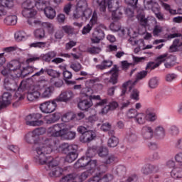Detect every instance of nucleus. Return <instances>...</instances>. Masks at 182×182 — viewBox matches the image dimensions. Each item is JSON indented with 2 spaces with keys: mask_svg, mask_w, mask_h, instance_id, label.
I'll list each match as a JSON object with an SVG mask.
<instances>
[{
  "mask_svg": "<svg viewBox=\"0 0 182 182\" xmlns=\"http://www.w3.org/2000/svg\"><path fill=\"white\" fill-rule=\"evenodd\" d=\"M107 5L109 12H112V19H114V22L111 23L109 25V29L112 31V32H119V31L122 29V25L118 21L122 18L123 13L120 11V8L114 10V7H113V0H108Z\"/></svg>",
  "mask_w": 182,
  "mask_h": 182,
  "instance_id": "obj_4",
  "label": "nucleus"
},
{
  "mask_svg": "<svg viewBox=\"0 0 182 182\" xmlns=\"http://www.w3.org/2000/svg\"><path fill=\"white\" fill-rule=\"evenodd\" d=\"M181 46V40L180 38H176L173 40L172 45L169 47L168 52L173 53V52H178V48Z\"/></svg>",
  "mask_w": 182,
  "mask_h": 182,
  "instance_id": "obj_26",
  "label": "nucleus"
},
{
  "mask_svg": "<svg viewBox=\"0 0 182 182\" xmlns=\"http://www.w3.org/2000/svg\"><path fill=\"white\" fill-rule=\"evenodd\" d=\"M23 8L27 9H35L36 6V0H27L23 3Z\"/></svg>",
  "mask_w": 182,
  "mask_h": 182,
  "instance_id": "obj_40",
  "label": "nucleus"
},
{
  "mask_svg": "<svg viewBox=\"0 0 182 182\" xmlns=\"http://www.w3.org/2000/svg\"><path fill=\"white\" fill-rule=\"evenodd\" d=\"M60 150L63 154H69L72 151H77V145H70L68 143H64L60 145Z\"/></svg>",
  "mask_w": 182,
  "mask_h": 182,
  "instance_id": "obj_14",
  "label": "nucleus"
},
{
  "mask_svg": "<svg viewBox=\"0 0 182 182\" xmlns=\"http://www.w3.org/2000/svg\"><path fill=\"white\" fill-rule=\"evenodd\" d=\"M176 60L177 58L176 55H169L168 53H165L156 58V66H160L161 63H164V62L165 68H166V69H170V68H173V66L176 65Z\"/></svg>",
  "mask_w": 182,
  "mask_h": 182,
  "instance_id": "obj_5",
  "label": "nucleus"
},
{
  "mask_svg": "<svg viewBox=\"0 0 182 182\" xmlns=\"http://www.w3.org/2000/svg\"><path fill=\"white\" fill-rule=\"evenodd\" d=\"M154 134V136H160L164 137V136H166V130L163 127L159 126L156 128H155Z\"/></svg>",
  "mask_w": 182,
  "mask_h": 182,
  "instance_id": "obj_46",
  "label": "nucleus"
},
{
  "mask_svg": "<svg viewBox=\"0 0 182 182\" xmlns=\"http://www.w3.org/2000/svg\"><path fill=\"white\" fill-rule=\"evenodd\" d=\"M97 153L99 157L105 159V157H107V156H109V149H107V147L105 146H100L97 149Z\"/></svg>",
  "mask_w": 182,
  "mask_h": 182,
  "instance_id": "obj_35",
  "label": "nucleus"
},
{
  "mask_svg": "<svg viewBox=\"0 0 182 182\" xmlns=\"http://www.w3.org/2000/svg\"><path fill=\"white\" fill-rule=\"evenodd\" d=\"M168 133L171 136H178L180 129L176 126L173 125L169 128Z\"/></svg>",
  "mask_w": 182,
  "mask_h": 182,
  "instance_id": "obj_54",
  "label": "nucleus"
},
{
  "mask_svg": "<svg viewBox=\"0 0 182 182\" xmlns=\"http://www.w3.org/2000/svg\"><path fill=\"white\" fill-rule=\"evenodd\" d=\"M0 4L4 5V8L8 9H12L14 8V0H0Z\"/></svg>",
  "mask_w": 182,
  "mask_h": 182,
  "instance_id": "obj_49",
  "label": "nucleus"
},
{
  "mask_svg": "<svg viewBox=\"0 0 182 182\" xmlns=\"http://www.w3.org/2000/svg\"><path fill=\"white\" fill-rule=\"evenodd\" d=\"M41 96V92L38 90H29L27 93V99L29 102H33V100H36Z\"/></svg>",
  "mask_w": 182,
  "mask_h": 182,
  "instance_id": "obj_29",
  "label": "nucleus"
},
{
  "mask_svg": "<svg viewBox=\"0 0 182 182\" xmlns=\"http://www.w3.org/2000/svg\"><path fill=\"white\" fill-rule=\"evenodd\" d=\"M141 171L144 176H149V174H152V173H157L159 171V166L147 164L141 168Z\"/></svg>",
  "mask_w": 182,
  "mask_h": 182,
  "instance_id": "obj_13",
  "label": "nucleus"
},
{
  "mask_svg": "<svg viewBox=\"0 0 182 182\" xmlns=\"http://www.w3.org/2000/svg\"><path fill=\"white\" fill-rule=\"evenodd\" d=\"M14 38L17 42H21L25 39V33L23 31H18L14 34Z\"/></svg>",
  "mask_w": 182,
  "mask_h": 182,
  "instance_id": "obj_60",
  "label": "nucleus"
},
{
  "mask_svg": "<svg viewBox=\"0 0 182 182\" xmlns=\"http://www.w3.org/2000/svg\"><path fill=\"white\" fill-rule=\"evenodd\" d=\"M92 9L87 8L84 10H82V21L85 22V21H87V19H90L92 16Z\"/></svg>",
  "mask_w": 182,
  "mask_h": 182,
  "instance_id": "obj_50",
  "label": "nucleus"
},
{
  "mask_svg": "<svg viewBox=\"0 0 182 182\" xmlns=\"http://www.w3.org/2000/svg\"><path fill=\"white\" fill-rule=\"evenodd\" d=\"M148 85L150 89H156L159 86V78L156 77L151 78Z\"/></svg>",
  "mask_w": 182,
  "mask_h": 182,
  "instance_id": "obj_51",
  "label": "nucleus"
},
{
  "mask_svg": "<svg viewBox=\"0 0 182 182\" xmlns=\"http://www.w3.org/2000/svg\"><path fill=\"white\" fill-rule=\"evenodd\" d=\"M60 119V114L55 112L50 117L46 119L47 124H52L53 123H56V122H59Z\"/></svg>",
  "mask_w": 182,
  "mask_h": 182,
  "instance_id": "obj_37",
  "label": "nucleus"
},
{
  "mask_svg": "<svg viewBox=\"0 0 182 182\" xmlns=\"http://www.w3.org/2000/svg\"><path fill=\"white\" fill-rule=\"evenodd\" d=\"M117 156L114 154H111L104 160V163L107 166H110L112 164H114V163H117Z\"/></svg>",
  "mask_w": 182,
  "mask_h": 182,
  "instance_id": "obj_41",
  "label": "nucleus"
},
{
  "mask_svg": "<svg viewBox=\"0 0 182 182\" xmlns=\"http://www.w3.org/2000/svg\"><path fill=\"white\" fill-rule=\"evenodd\" d=\"M107 27L105 24H99L96 28L95 32L92 33L91 41L92 43H99L102 39H105V31H107Z\"/></svg>",
  "mask_w": 182,
  "mask_h": 182,
  "instance_id": "obj_8",
  "label": "nucleus"
},
{
  "mask_svg": "<svg viewBox=\"0 0 182 182\" xmlns=\"http://www.w3.org/2000/svg\"><path fill=\"white\" fill-rule=\"evenodd\" d=\"M14 83H15L14 79L6 77L4 79V87L6 90H15V88L14 87Z\"/></svg>",
  "mask_w": 182,
  "mask_h": 182,
  "instance_id": "obj_31",
  "label": "nucleus"
},
{
  "mask_svg": "<svg viewBox=\"0 0 182 182\" xmlns=\"http://www.w3.org/2000/svg\"><path fill=\"white\" fill-rule=\"evenodd\" d=\"M17 22L18 17L16 16V15H9L6 16L4 19V25H6L7 26H12L16 25Z\"/></svg>",
  "mask_w": 182,
  "mask_h": 182,
  "instance_id": "obj_21",
  "label": "nucleus"
},
{
  "mask_svg": "<svg viewBox=\"0 0 182 182\" xmlns=\"http://www.w3.org/2000/svg\"><path fill=\"white\" fill-rule=\"evenodd\" d=\"M147 73H148V72L146 70H143V71L138 73L136 75V80H135V81L132 82V84L134 85L136 84V82L139 80H141L142 79H144V77H146V76H147Z\"/></svg>",
  "mask_w": 182,
  "mask_h": 182,
  "instance_id": "obj_45",
  "label": "nucleus"
},
{
  "mask_svg": "<svg viewBox=\"0 0 182 182\" xmlns=\"http://www.w3.org/2000/svg\"><path fill=\"white\" fill-rule=\"evenodd\" d=\"M63 124H56L48 129V134L50 137H63V136H68V137H76V132L73 131H69L68 128H63Z\"/></svg>",
  "mask_w": 182,
  "mask_h": 182,
  "instance_id": "obj_3",
  "label": "nucleus"
},
{
  "mask_svg": "<svg viewBox=\"0 0 182 182\" xmlns=\"http://www.w3.org/2000/svg\"><path fill=\"white\" fill-rule=\"evenodd\" d=\"M7 68L10 69L11 72H18V74H16V76L25 77V76H28L29 73H28V69L23 68L21 70V63L18 60H12L7 64Z\"/></svg>",
  "mask_w": 182,
  "mask_h": 182,
  "instance_id": "obj_6",
  "label": "nucleus"
},
{
  "mask_svg": "<svg viewBox=\"0 0 182 182\" xmlns=\"http://www.w3.org/2000/svg\"><path fill=\"white\" fill-rule=\"evenodd\" d=\"M43 11L46 18L48 19H55V16H56V11L55 9L48 6Z\"/></svg>",
  "mask_w": 182,
  "mask_h": 182,
  "instance_id": "obj_27",
  "label": "nucleus"
},
{
  "mask_svg": "<svg viewBox=\"0 0 182 182\" xmlns=\"http://www.w3.org/2000/svg\"><path fill=\"white\" fill-rule=\"evenodd\" d=\"M96 171V169L94 168H89L88 170L81 173L78 175V178L80 182L85 181L86 178L90 177V176H93Z\"/></svg>",
  "mask_w": 182,
  "mask_h": 182,
  "instance_id": "obj_23",
  "label": "nucleus"
},
{
  "mask_svg": "<svg viewBox=\"0 0 182 182\" xmlns=\"http://www.w3.org/2000/svg\"><path fill=\"white\" fill-rule=\"evenodd\" d=\"M94 2L95 4H97V5L100 6V11L102 12V14H105L106 12L107 8L109 9V6H107L108 1L106 3V0H94ZM114 4V0H113L112 4Z\"/></svg>",
  "mask_w": 182,
  "mask_h": 182,
  "instance_id": "obj_28",
  "label": "nucleus"
},
{
  "mask_svg": "<svg viewBox=\"0 0 182 182\" xmlns=\"http://www.w3.org/2000/svg\"><path fill=\"white\" fill-rule=\"evenodd\" d=\"M119 144V138L110 137L107 141L108 147H116Z\"/></svg>",
  "mask_w": 182,
  "mask_h": 182,
  "instance_id": "obj_48",
  "label": "nucleus"
},
{
  "mask_svg": "<svg viewBox=\"0 0 182 182\" xmlns=\"http://www.w3.org/2000/svg\"><path fill=\"white\" fill-rule=\"evenodd\" d=\"M41 119H42L41 113L30 114L26 117V124L27 126H42L43 121Z\"/></svg>",
  "mask_w": 182,
  "mask_h": 182,
  "instance_id": "obj_10",
  "label": "nucleus"
},
{
  "mask_svg": "<svg viewBox=\"0 0 182 182\" xmlns=\"http://www.w3.org/2000/svg\"><path fill=\"white\" fill-rule=\"evenodd\" d=\"M45 133H46V129L43 127H39V128H36V129L31 132H29L26 134V137H36V136H42L45 134Z\"/></svg>",
  "mask_w": 182,
  "mask_h": 182,
  "instance_id": "obj_19",
  "label": "nucleus"
},
{
  "mask_svg": "<svg viewBox=\"0 0 182 182\" xmlns=\"http://www.w3.org/2000/svg\"><path fill=\"white\" fill-rule=\"evenodd\" d=\"M38 11L35 9H24L22 10V15L24 18H28V20L27 21L28 23H29V21L31 19H36L34 18L36 16Z\"/></svg>",
  "mask_w": 182,
  "mask_h": 182,
  "instance_id": "obj_15",
  "label": "nucleus"
},
{
  "mask_svg": "<svg viewBox=\"0 0 182 182\" xmlns=\"http://www.w3.org/2000/svg\"><path fill=\"white\" fill-rule=\"evenodd\" d=\"M108 169L109 166L104 162V164L98 166L97 168L96 167L95 168V172L94 173L93 177H95V176H98L100 177V174H102V173H106Z\"/></svg>",
  "mask_w": 182,
  "mask_h": 182,
  "instance_id": "obj_25",
  "label": "nucleus"
},
{
  "mask_svg": "<svg viewBox=\"0 0 182 182\" xmlns=\"http://www.w3.org/2000/svg\"><path fill=\"white\" fill-rule=\"evenodd\" d=\"M53 149L51 147L48 148H42L39 147L36 149L37 155L35 157L36 163L38 164H47L48 169L51 170V172L49 173V176L50 177H60L63 173V169L62 168L58 166L59 162L58 161L53 159L52 156H46V154H50Z\"/></svg>",
  "mask_w": 182,
  "mask_h": 182,
  "instance_id": "obj_1",
  "label": "nucleus"
},
{
  "mask_svg": "<svg viewBox=\"0 0 182 182\" xmlns=\"http://www.w3.org/2000/svg\"><path fill=\"white\" fill-rule=\"evenodd\" d=\"M70 69H73L74 72H80L82 70V64L80 63H73L70 65Z\"/></svg>",
  "mask_w": 182,
  "mask_h": 182,
  "instance_id": "obj_59",
  "label": "nucleus"
},
{
  "mask_svg": "<svg viewBox=\"0 0 182 182\" xmlns=\"http://www.w3.org/2000/svg\"><path fill=\"white\" fill-rule=\"evenodd\" d=\"M80 110H87L92 107V100H81L77 104Z\"/></svg>",
  "mask_w": 182,
  "mask_h": 182,
  "instance_id": "obj_22",
  "label": "nucleus"
},
{
  "mask_svg": "<svg viewBox=\"0 0 182 182\" xmlns=\"http://www.w3.org/2000/svg\"><path fill=\"white\" fill-rule=\"evenodd\" d=\"M137 114L138 113L136 109H130L127 113L128 119H134V117H136Z\"/></svg>",
  "mask_w": 182,
  "mask_h": 182,
  "instance_id": "obj_64",
  "label": "nucleus"
},
{
  "mask_svg": "<svg viewBox=\"0 0 182 182\" xmlns=\"http://www.w3.org/2000/svg\"><path fill=\"white\" fill-rule=\"evenodd\" d=\"M136 18L139 21V23L141 26H144V28L146 27L149 20L146 18V16H144V14H138L136 16Z\"/></svg>",
  "mask_w": 182,
  "mask_h": 182,
  "instance_id": "obj_43",
  "label": "nucleus"
},
{
  "mask_svg": "<svg viewBox=\"0 0 182 182\" xmlns=\"http://www.w3.org/2000/svg\"><path fill=\"white\" fill-rule=\"evenodd\" d=\"M49 5V1L47 0L36 1V7L38 11H44Z\"/></svg>",
  "mask_w": 182,
  "mask_h": 182,
  "instance_id": "obj_30",
  "label": "nucleus"
},
{
  "mask_svg": "<svg viewBox=\"0 0 182 182\" xmlns=\"http://www.w3.org/2000/svg\"><path fill=\"white\" fill-rule=\"evenodd\" d=\"M145 140L146 141L148 147L151 150H157V149H159V146H157V143L153 141V139L151 137L145 138Z\"/></svg>",
  "mask_w": 182,
  "mask_h": 182,
  "instance_id": "obj_42",
  "label": "nucleus"
},
{
  "mask_svg": "<svg viewBox=\"0 0 182 182\" xmlns=\"http://www.w3.org/2000/svg\"><path fill=\"white\" fill-rule=\"evenodd\" d=\"M78 133L80 134H85L86 136H90V137H96V132L93 130L87 131V129L83 126H80L77 129Z\"/></svg>",
  "mask_w": 182,
  "mask_h": 182,
  "instance_id": "obj_24",
  "label": "nucleus"
},
{
  "mask_svg": "<svg viewBox=\"0 0 182 182\" xmlns=\"http://www.w3.org/2000/svg\"><path fill=\"white\" fill-rule=\"evenodd\" d=\"M90 25L91 26H95V25H97V12L94 11L92 13V16L90 21Z\"/></svg>",
  "mask_w": 182,
  "mask_h": 182,
  "instance_id": "obj_62",
  "label": "nucleus"
},
{
  "mask_svg": "<svg viewBox=\"0 0 182 182\" xmlns=\"http://www.w3.org/2000/svg\"><path fill=\"white\" fill-rule=\"evenodd\" d=\"M119 72H120L119 67H117V65H114L109 72L111 73V76L108 80V83H111L112 85H117L119 82Z\"/></svg>",
  "mask_w": 182,
  "mask_h": 182,
  "instance_id": "obj_12",
  "label": "nucleus"
},
{
  "mask_svg": "<svg viewBox=\"0 0 182 182\" xmlns=\"http://www.w3.org/2000/svg\"><path fill=\"white\" fill-rule=\"evenodd\" d=\"M77 159V151H73L72 152H70L69 154H67L65 156V161L67 163H73L75 160Z\"/></svg>",
  "mask_w": 182,
  "mask_h": 182,
  "instance_id": "obj_34",
  "label": "nucleus"
},
{
  "mask_svg": "<svg viewBox=\"0 0 182 182\" xmlns=\"http://www.w3.org/2000/svg\"><path fill=\"white\" fill-rule=\"evenodd\" d=\"M76 8L85 11L87 8V2L85 0H80L76 6Z\"/></svg>",
  "mask_w": 182,
  "mask_h": 182,
  "instance_id": "obj_55",
  "label": "nucleus"
},
{
  "mask_svg": "<svg viewBox=\"0 0 182 182\" xmlns=\"http://www.w3.org/2000/svg\"><path fill=\"white\" fill-rule=\"evenodd\" d=\"M76 178V175L73 173H70L64 177L62 178L61 181L62 182H69V181H73Z\"/></svg>",
  "mask_w": 182,
  "mask_h": 182,
  "instance_id": "obj_63",
  "label": "nucleus"
},
{
  "mask_svg": "<svg viewBox=\"0 0 182 182\" xmlns=\"http://www.w3.org/2000/svg\"><path fill=\"white\" fill-rule=\"evenodd\" d=\"M114 176L113 174L107 173L102 178H100L99 176H95L92 178V181L95 182H109L113 180Z\"/></svg>",
  "mask_w": 182,
  "mask_h": 182,
  "instance_id": "obj_20",
  "label": "nucleus"
},
{
  "mask_svg": "<svg viewBox=\"0 0 182 182\" xmlns=\"http://www.w3.org/2000/svg\"><path fill=\"white\" fill-rule=\"evenodd\" d=\"M113 65V61L110 60H104L100 65L96 66L97 69L100 70H105L107 68H111Z\"/></svg>",
  "mask_w": 182,
  "mask_h": 182,
  "instance_id": "obj_33",
  "label": "nucleus"
},
{
  "mask_svg": "<svg viewBox=\"0 0 182 182\" xmlns=\"http://www.w3.org/2000/svg\"><path fill=\"white\" fill-rule=\"evenodd\" d=\"M97 166V160H92L87 158V156H82L78 159L75 164V168H82L83 167H87V168H95Z\"/></svg>",
  "mask_w": 182,
  "mask_h": 182,
  "instance_id": "obj_7",
  "label": "nucleus"
},
{
  "mask_svg": "<svg viewBox=\"0 0 182 182\" xmlns=\"http://www.w3.org/2000/svg\"><path fill=\"white\" fill-rule=\"evenodd\" d=\"M127 173V168L124 165H118L116 168H113L112 174L118 176V177H124Z\"/></svg>",
  "mask_w": 182,
  "mask_h": 182,
  "instance_id": "obj_17",
  "label": "nucleus"
},
{
  "mask_svg": "<svg viewBox=\"0 0 182 182\" xmlns=\"http://www.w3.org/2000/svg\"><path fill=\"white\" fill-rule=\"evenodd\" d=\"M55 56H56V53L55 51H50L45 54L43 56V60H45V62H50V60H52L53 58H55Z\"/></svg>",
  "mask_w": 182,
  "mask_h": 182,
  "instance_id": "obj_52",
  "label": "nucleus"
},
{
  "mask_svg": "<svg viewBox=\"0 0 182 182\" xmlns=\"http://www.w3.org/2000/svg\"><path fill=\"white\" fill-rule=\"evenodd\" d=\"M56 102H58V100L55 99L40 104V110H41L43 113H53V112L56 110V107H58Z\"/></svg>",
  "mask_w": 182,
  "mask_h": 182,
  "instance_id": "obj_11",
  "label": "nucleus"
},
{
  "mask_svg": "<svg viewBox=\"0 0 182 182\" xmlns=\"http://www.w3.org/2000/svg\"><path fill=\"white\" fill-rule=\"evenodd\" d=\"M61 120H62V122H64L65 123H68V122H70L71 120L75 121L73 113L68 112L66 114H64L61 118Z\"/></svg>",
  "mask_w": 182,
  "mask_h": 182,
  "instance_id": "obj_47",
  "label": "nucleus"
},
{
  "mask_svg": "<svg viewBox=\"0 0 182 182\" xmlns=\"http://www.w3.org/2000/svg\"><path fill=\"white\" fill-rule=\"evenodd\" d=\"M136 119L139 124H144L146 123V114L144 113L137 114Z\"/></svg>",
  "mask_w": 182,
  "mask_h": 182,
  "instance_id": "obj_53",
  "label": "nucleus"
},
{
  "mask_svg": "<svg viewBox=\"0 0 182 182\" xmlns=\"http://www.w3.org/2000/svg\"><path fill=\"white\" fill-rule=\"evenodd\" d=\"M25 141L28 143V144H35L39 146L36 147V151L39 147H42L43 149H48L50 147L53 149L56 144H58V140L56 137H26Z\"/></svg>",
  "mask_w": 182,
  "mask_h": 182,
  "instance_id": "obj_2",
  "label": "nucleus"
},
{
  "mask_svg": "<svg viewBox=\"0 0 182 182\" xmlns=\"http://www.w3.org/2000/svg\"><path fill=\"white\" fill-rule=\"evenodd\" d=\"M171 176L173 178H182V168L180 167H175L171 172Z\"/></svg>",
  "mask_w": 182,
  "mask_h": 182,
  "instance_id": "obj_36",
  "label": "nucleus"
},
{
  "mask_svg": "<svg viewBox=\"0 0 182 182\" xmlns=\"http://www.w3.org/2000/svg\"><path fill=\"white\" fill-rule=\"evenodd\" d=\"M122 70H127L130 67L133 68L134 64L132 63H129L127 60H124L121 62Z\"/></svg>",
  "mask_w": 182,
  "mask_h": 182,
  "instance_id": "obj_61",
  "label": "nucleus"
},
{
  "mask_svg": "<svg viewBox=\"0 0 182 182\" xmlns=\"http://www.w3.org/2000/svg\"><path fill=\"white\" fill-rule=\"evenodd\" d=\"M133 86H134V85L133 84V81H132V80H129V81H127L126 82H124L122 85V90L121 95L124 96V95H126V92H127V87H129V92H130L132 90V89H133Z\"/></svg>",
  "mask_w": 182,
  "mask_h": 182,
  "instance_id": "obj_32",
  "label": "nucleus"
},
{
  "mask_svg": "<svg viewBox=\"0 0 182 182\" xmlns=\"http://www.w3.org/2000/svg\"><path fill=\"white\" fill-rule=\"evenodd\" d=\"M28 25L31 26H42L43 29L47 31L48 33H53L55 32V26L52 23L41 21L39 19L28 20Z\"/></svg>",
  "mask_w": 182,
  "mask_h": 182,
  "instance_id": "obj_9",
  "label": "nucleus"
},
{
  "mask_svg": "<svg viewBox=\"0 0 182 182\" xmlns=\"http://www.w3.org/2000/svg\"><path fill=\"white\" fill-rule=\"evenodd\" d=\"M87 51L91 55H97V53H100V52L102 51V48H100V47L92 46V47L88 48Z\"/></svg>",
  "mask_w": 182,
  "mask_h": 182,
  "instance_id": "obj_58",
  "label": "nucleus"
},
{
  "mask_svg": "<svg viewBox=\"0 0 182 182\" xmlns=\"http://www.w3.org/2000/svg\"><path fill=\"white\" fill-rule=\"evenodd\" d=\"M34 36L36 39H38V41H42V39H45V30L43 28H38L35 30Z\"/></svg>",
  "mask_w": 182,
  "mask_h": 182,
  "instance_id": "obj_38",
  "label": "nucleus"
},
{
  "mask_svg": "<svg viewBox=\"0 0 182 182\" xmlns=\"http://www.w3.org/2000/svg\"><path fill=\"white\" fill-rule=\"evenodd\" d=\"M53 92H55V87L53 86L46 87L42 92V97H49L52 96Z\"/></svg>",
  "mask_w": 182,
  "mask_h": 182,
  "instance_id": "obj_39",
  "label": "nucleus"
},
{
  "mask_svg": "<svg viewBox=\"0 0 182 182\" xmlns=\"http://www.w3.org/2000/svg\"><path fill=\"white\" fill-rule=\"evenodd\" d=\"M73 92L65 91L60 95L59 98H56L57 102H69L70 99L73 98Z\"/></svg>",
  "mask_w": 182,
  "mask_h": 182,
  "instance_id": "obj_18",
  "label": "nucleus"
},
{
  "mask_svg": "<svg viewBox=\"0 0 182 182\" xmlns=\"http://www.w3.org/2000/svg\"><path fill=\"white\" fill-rule=\"evenodd\" d=\"M11 100H12L11 93L4 92L2 95L1 101H0V110H2L4 107H6L9 105H11Z\"/></svg>",
  "mask_w": 182,
  "mask_h": 182,
  "instance_id": "obj_16",
  "label": "nucleus"
},
{
  "mask_svg": "<svg viewBox=\"0 0 182 182\" xmlns=\"http://www.w3.org/2000/svg\"><path fill=\"white\" fill-rule=\"evenodd\" d=\"M46 73H47L48 76H50L51 77H53V78L60 77V73L53 69L46 68Z\"/></svg>",
  "mask_w": 182,
  "mask_h": 182,
  "instance_id": "obj_44",
  "label": "nucleus"
},
{
  "mask_svg": "<svg viewBox=\"0 0 182 182\" xmlns=\"http://www.w3.org/2000/svg\"><path fill=\"white\" fill-rule=\"evenodd\" d=\"M62 29L65 33H67V35H73L75 32V28H73L72 26H63Z\"/></svg>",
  "mask_w": 182,
  "mask_h": 182,
  "instance_id": "obj_56",
  "label": "nucleus"
},
{
  "mask_svg": "<svg viewBox=\"0 0 182 182\" xmlns=\"http://www.w3.org/2000/svg\"><path fill=\"white\" fill-rule=\"evenodd\" d=\"M96 153H97L96 149L89 148L86 152V157L92 159V157H95L96 156Z\"/></svg>",
  "mask_w": 182,
  "mask_h": 182,
  "instance_id": "obj_57",
  "label": "nucleus"
}]
</instances>
